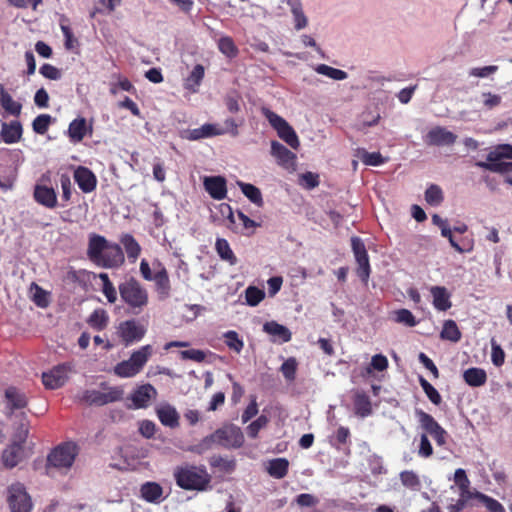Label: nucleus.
I'll list each match as a JSON object with an SVG mask.
<instances>
[{"label": "nucleus", "instance_id": "f257e3e1", "mask_svg": "<svg viewBox=\"0 0 512 512\" xmlns=\"http://www.w3.org/2000/svg\"><path fill=\"white\" fill-rule=\"evenodd\" d=\"M243 443L244 435L241 429L235 425L229 424L205 437L201 442V446L205 449H209L213 444H217L225 448H239Z\"/></svg>", "mask_w": 512, "mask_h": 512}, {"label": "nucleus", "instance_id": "f03ea898", "mask_svg": "<svg viewBox=\"0 0 512 512\" xmlns=\"http://www.w3.org/2000/svg\"><path fill=\"white\" fill-rule=\"evenodd\" d=\"M153 354L151 345L142 346L134 351L128 360L118 363L114 367V373L121 378H130L137 375Z\"/></svg>", "mask_w": 512, "mask_h": 512}, {"label": "nucleus", "instance_id": "7ed1b4c3", "mask_svg": "<svg viewBox=\"0 0 512 512\" xmlns=\"http://www.w3.org/2000/svg\"><path fill=\"white\" fill-rule=\"evenodd\" d=\"M175 478L177 484L187 490H203L209 483L206 471L195 466L178 469Z\"/></svg>", "mask_w": 512, "mask_h": 512}, {"label": "nucleus", "instance_id": "20e7f679", "mask_svg": "<svg viewBox=\"0 0 512 512\" xmlns=\"http://www.w3.org/2000/svg\"><path fill=\"white\" fill-rule=\"evenodd\" d=\"M122 300L134 309L141 310L148 303V293L134 278H130L119 285Z\"/></svg>", "mask_w": 512, "mask_h": 512}, {"label": "nucleus", "instance_id": "39448f33", "mask_svg": "<svg viewBox=\"0 0 512 512\" xmlns=\"http://www.w3.org/2000/svg\"><path fill=\"white\" fill-rule=\"evenodd\" d=\"M78 455V447L73 442H66L57 446L48 455V464L60 470H68Z\"/></svg>", "mask_w": 512, "mask_h": 512}, {"label": "nucleus", "instance_id": "423d86ee", "mask_svg": "<svg viewBox=\"0 0 512 512\" xmlns=\"http://www.w3.org/2000/svg\"><path fill=\"white\" fill-rule=\"evenodd\" d=\"M263 114L270 125L277 131L278 136L291 148L298 149L300 145L299 138L292 126L284 118L269 109L264 108Z\"/></svg>", "mask_w": 512, "mask_h": 512}, {"label": "nucleus", "instance_id": "0eeeda50", "mask_svg": "<svg viewBox=\"0 0 512 512\" xmlns=\"http://www.w3.org/2000/svg\"><path fill=\"white\" fill-rule=\"evenodd\" d=\"M103 390H86L83 392L81 399L89 404L96 406H103L113 403L122 399L124 391L120 387H105L102 384Z\"/></svg>", "mask_w": 512, "mask_h": 512}, {"label": "nucleus", "instance_id": "6e6552de", "mask_svg": "<svg viewBox=\"0 0 512 512\" xmlns=\"http://www.w3.org/2000/svg\"><path fill=\"white\" fill-rule=\"evenodd\" d=\"M415 415L421 427L430 434L437 445L444 446L446 444L447 432L442 428L439 423L428 413L421 409L415 410Z\"/></svg>", "mask_w": 512, "mask_h": 512}, {"label": "nucleus", "instance_id": "1a4fd4ad", "mask_svg": "<svg viewBox=\"0 0 512 512\" xmlns=\"http://www.w3.org/2000/svg\"><path fill=\"white\" fill-rule=\"evenodd\" d=\"M8 503L11 512H30L32 502L22 484L16 483L10 486Z\"/></svg>", "mask_w": 512, "mask_h": 512}, {"label": "nucleus", "instance_id": "9d476101", "mask_svg": "<svg viewBox=\"0 0 512 512\" xmlns=\"http://www.w3.org/2000/svg\"><path fill=\"white\" fill-rule=\"evenodd\" d=\"M352 250L358 264L357 275L360 277L364 284H367L370 276V264L367 250L363 241L358 237L351 239Z\"/></svg>", "mask_w": 512, "mask_h": 512}, {"label": "nucleus", "instance_id": "9b49d317", "mask_svg": "<svg viewBox=\"0 0 512 512\" xmlns=\"http://www.w3.org/2000/svg\"><path fill=\"white\" fill-rule=\"evenodd\" d=\"M71 363H62L54 367L49 372L42 374V381L48 389H58L68 380L69 373L72 371Z\"/></svg>", "mask_w": 512, "mask_h": 512}, {"label": "nucleus", "instance_id": "f8f14e48", "mask_svg": "<svg viewBox=\"0 0 512 512\" xmlns=\"http://www.w3.org/2000/svg\"><path fill=\"white\" fill-rule=\"evenodd\" d=\"M146 333V328L136 320L121 322L118 326V334L126 346L140 341Z\"/></svg>", "mask_w": 512, "mask_h": 512}, {"label": "nucleus", "instance_id": "ddd939ff", "mask_svg": "<svg viewBox=\"0 0 512 512\" xmlns=\"http://www.w3.org/2000/svg\"><path fill=\"white\" fill-rule=\"evenodd\" d=\"M456 140L457 135L442 126L433 127L425 136L427 144L436 146L453 145Z\"/></svg>", "mask_w": 512, "mask_h": 512}, {"label": "nucleus", "instance_id": "4468645a", "mask_svg": "<svg viewBox=\"0 0 512 512\" xmlns=\"http://www.w3.org/2000/svg\"><path fill=\"white\" fill-rule=\"evenodd\" d=\"M203 186L206 192L215 200H223L227 197L226 180L222 176H205Z\"/></svg>", "mask_w": 512, "mask_h": 512}, {"label": "nucleus", "instance_id": "2eb2a0df", "mask_svg": "<svg viewBox=\"0 0 512 512\" xmlns=\"http://www.w3.org/2000/svg\"><path fill=\"white\" fill-rule=\"evenodd\" d=\"M124 260L121 247L118 244L109 242L108 247L105 249L97 265L104 268H114L123 264Z\"/></svg>", "mask_w": 512, "mask_h": 512}, {"label": "nucleus", "instance_id": "dca6fc26", "mask_svg": "<svg viewBox=\"0 0 512 512\" xmlns=\"http://www.w3.org/2000/svg\"><path fill=\"white\" fill-rule=\"evenodd\" d=\"M27 403V396L18 388L8 387L5 390V408L7 409L8 415H12L14 410L25 408Z\"/></svg>", "mask_w": 512, "mask_h": 512}, {"label": "nucleus", "instance_id": "f3484780", "mask_svg": "<svg viewBox=\"0 0 512 512\" xmlns=\"http://www.w3.org/2000/svg\"><path fill=\"white\" fill-rule=\"evenodd\" d=\"M154 266V278L156 290L161 298H167L170 294V280L166 268L160 263H153Z\"/></svg>", "mask_w": 512, "mask_h": 512}, {"label": "nucleus", "instance_id": "a211bd4d", "mask_svg": "<svg viewBox=\"0 0 512 512\" xmlns=\"http://www.w3.org/2000/svg\"><path fill=\"white\" fill-rule=\"evenodd\" d=\"M74 180L84 193H90L96 188V176L86 167L80 166L75 170Z\"/></svg>", "mask_w": 512, "mask_h": 512}, {"label": "nucleus", "instance_id": "6ab92c4d", "mask_svg": "<svg viewBox=\"0 0 512 512\" xmlns=\"http://www.w3.org/2000/svg\"><path fill=\"white\" fill-rule=\"evenodd\" d=\"M156 395V389L150 384L138 387L131 395L134 408L139 409L147 407L150 400L155 398Z\"/></svg>", "mask_w": 512, "mask_h": 512}, {"label": "nucleus", "instance_id": "aec40b11", "mask_svg": "<svg viewBox=\"0 0 512 512\" xmlns=\"http://www.w3.org/2000/svg\"><path fill=\"white\" fill-rule=\"evenodd\" d=\"M25 457L23 445L12 442L2 453V462L5 467L13 468Z\"/></svg>", "mask_w": 512, "mask_h": 512}, {"label": "nucleus", "instance_id": "412c9836", "mask_svg": "<svg viewBox=\"0 0 512 512\" xmlns=\"http://www.w3.org/2000/svg\"><path fill=\"white\" fill-rule=\"evenodd\" d=\"M34 198L37 203L46 208L53 209L57 206V194L51 187L36 185L34 188Z\"/></svg>", "mask_w": 512, "mask_h": 512}, {"label": "nucleus", "instance_id": "4be33fe9", "mask_svg": "<svg viewBox=\"0 0 512 512\" xmlns=\"http://www.w3.org/2000/svg\"><path fill=\"white\" fill-rule=\"evenodd\" d=\"M271 154L285 168H291L295 164L296 155L277 141L271 142Z\"/></svg>", "mask_w": 512, "mask_h": 512}, {"label": "nucleus", "instance_id": "5701e85b", "mask_svg": "<svg viewBox=\"0 0 512 512\" xmlns=\"http://www.w3.org/2000/svg\"><path fill=\"white\" fill-rule=\"evenodd\" d=\"M156 413L164 426L176 428L179 425V414L172 405L162 403L156 408Z\"/></svg>", "mask_w": 512, "mask_h": 512}, {"label": "nucleus", "instance_id": "b1692460", "mask_svg": "<svg viewBox=\"0 0 512 512\" xmlns=\"http://www.w3.org/2000/svg\"><path fill=\"white\" fill-rule=\"evenodd\" d=\"M109 242L100 235L92 234L89 238L87 254L89 258L96 264L100 261Z\"/></svg>", "mask_w": 512, "mask_h": 512}, {"label": "nucleus", "instance_id": "393cba45", "mask_svg": "<svg viewBox=\"0 0 512 512\" xmlns=\"http://www.w3.org/2000/svg\"><path fill=\"white\" fill-rule=\"evenodd\" d=\"M87 133H92V125L85 118H76L70 123L68 134L72 142L82 141Z\"/></svg>", "mask_w": 512, "mask_h": 512}, {"label": "nucleus", "instance_id": "a878e982", "mask_svg": "<svg viewBox=\"0 0 512 512\" xmlns=\"http://www.w3.org/2000/svg\"><path fill=\"white\" fill-rule=\"evenodd\" d=\"M263 331L273 337V341L286 343L291 340L292 334L290 330L275 321L266 322L263 325Z\"/></svg>", "mask_w": 512, "mask_h": 512}, {"label": "nucleus", "instance_id": "bb28decb", "mask_svg": "<svg viewBox=\"0 0 512 512\" xmlns=\"http://www.w3.org/2000/svg\"><path fill=\"white\" fill-rule=\"evenodd\" d=\"M141 497L149 503H160L163 497V488L156 482H146L140 488Z\"/></svg>", "mask_w": 512, "mask_h": 512}, {"label": "nucleus", "instance_id": "cd10ccee", "mask_svg": "<svg viewBox=\"0 0 512 512\" xmlns=\"http://www.w3.org/2000/svg\"><path fill=\"white\" fill-rule=\"evenodd\" d=\"M430 293L433 297V305L439 311H446L451 308L450 294L443 286H432Z\"/></svg>", "mask_w": 512, "mask_h": 512}, {"label": "nucleus", "instance_id": "c85d7f7f", "mask_svg": "<svg viewBox=\"0 0 512 512\" xmlns=\"http://www.w3.org/2000/svg\"><path fill=\"white\" fill-rule=\"evenodd\" d=\"M287 4L293 16L294 28L298 31L306 28L308 25V18L303 11L301 0H287Z\"/></svg>", "mask_w": 512, "mask_h": 512}, {"label": "nucleus", "instance_id": "c756f323", "mask_svg": "<svg viewBox=\"0 0 512 512\" xmlns=\"http://www.w3.org/2000/svg\"><path fill=\"white\" fill-rule=\"evenodd\" d=\"M22 136V126L18 121H12L9 124L2 123L1 137L7 144H13L20 140Z\"/></svg>", "mask_w": 512, "mask_h": 512}, {"label": "nucleus", "instance_id": "7c9ffc66", "mask_svg": "<svg viewBox=\"0 0 512 512\" xmlns=\"http://www.w3.org/2000/svg\"><path fill=\"white\" fill-rule=\"evenodd\" d=\"M463 379L471 387H480L486 383L487 374L484 369L472 367L464 371Z\"/></svg>", "mask_w": 512, "mask_h": 512}, {"label": "nucleus", "instance_id": "2f4dec72", "mask_svg": "<svg viewBox=\"0 0 512 512\" xmlns=\"http://www.w3.org/2000/svg\"><path fill=\"white\" fill-rule=\"evenodd\" d=\"M289 461L285 458H276L268 461L266 470L275 479H282L287 475Z\"/></svg>", "mask_w": 512, "mask_h": 512}, {"label": "nucleus", "instance_id": "473e14b6", "mask_svg": "<svg viewBox=\"0 0 512 512\" xmlns=\"http://www.w3.org/2000/svg\"><path fill=\"white\" fill-rule=\"evenodd\" d=\"M16 417L19 418V421L15 424L13 442L23 445L29 434V421L25 412L17 414Z\"/></svg>", "mask_w": 512, "mask_h": 512}, {"label": "nucleus", "instance_id": "72a5a7b5", "mask_svg": "<svg viewBox=\"0 0 512 512\" xmlns=\"http://www.w3.org/2000/svg\"><path fill=\"white\" fill-rule=\"evenodd\" d=\"M213 136H219V131H217V124L206 123L199 128L187 131V135L185 137L189 140L195 141Z\"/></svg>", "mask_w": 512, "mask_h": 512}, {"label": "nucleus", "instance_id": "f704fd0d", "mask_svg": "<svg viewBox=\"0 0 512 512\" xmlns=\"http://www.w3.org/2000/svg\"><path fill=\"white\" fill-rule=\"evenodd\" d=\"M0 105L12 116H19L22 110L21 103L15 101L2 86H0Z\"/></svg>", "mask_w": 512, "mask_h": 512}, {"label": "nucleus", "instance_id": "c9c22d12", "mask_svg": "<svg viewBox=\"0 0 512 512\" xmlns=\"http://www.w3.org/2000/svg\"><path fill=\"white\" fill-rule=\"evenodd\" d=\"M120 242L123 245V247L127 253L128 259L131 262H135L141 252V247L138 244V242L130 234L122 235L120 238Z\"/></svg>", "mask_w": 512, "mask_h": 512}, {"label": "nucleus", "instance_id": "e433bc0d", "mask_svg": "<svg viewBox=\"0 0 512 512\" xmlns=\"http://www.w3.org/2000/svg\"><path fill=\"white\" fill-rule=\"evenodd\" d=\"M215 249H216L219 257L223 261L228 262L230 265L237 264V257L235 256L234 252L232 251V249L226 239L218 238L215 243Z\"/></svg>", "mask_w": 512, "mask_h": 512}, {"label": "nucleus", "instance_id": "4c0bfd02", "mask_svg": "<svg viewBox=\"0 0 512 512\" xmlns=\"http://www.w3.org/2000/svg\"><path fill=\"white\" fill-rule=\"evenodd\" d=\"M355 413L364 418L372 413L370 398L365 393H356L354 398Z\"/></svg>", "mask_w": 512, "mask_h": 512}, {"label": "nucleus", "instance_id": "58836bf2", "mask_svg": "<svg viewBox=\"0 0 512 512\" xmlns=\"http://www.w3.org/2000/svg\"><path fill=\"white\" fill-rule=\"evenodd\" d=\"M238 187L242 191V193L255 205L261 207L263 205V198L261 191L256 186L244 183L241 181L237 182Z\"/></svg>", "mask_w": 512, "mask_h": 512}, {"label": "nucleus", "instance_id": "ea45409f", "mask_svg": "<svg viewBox=\"0 0 512 512\" xmlns=\"http://www.w3.org/2000/svg\"><path fill=\"white\" fill-rule=\"evenodd\" d=\"M204 77V67L200 64L196 65L186 78L184 86L191 92H197L198 87Z\"/></svg>", "mask_w": 512, "mask_h": 512}, {"label": "nucleus", "instance_id": "a19ab883", "mask_svg": "<svg viewBox=\"0 0 512 512\" xmlns=\"http://www.w3.org/2000/svg\"><path fill=\"white\" fill-rule=\"evenodd\" d=\"M314 70L320 75H324L337 81L345 80L348 77V74L345 71L326 64H319L314 68Z\"/></svg>", "mask_w": 512, "mask_h": 512}, {"label": "nucleus", "instance_id": "79ce46f5", "mask_svg": "<svg viewBox=\"0 0 512 512\" xmlns=\"http://www.w3.org/2000/svg\"><path fill=\"white\" fill-rule=\"evenodd\" d=\"M219 51L228 58H234L238 55V48L233 39L229 36H221L217 42Z\"/></svg>", "mask_w": 512, "mask_h": 512}, {"label": "nucleus", "instance_id": "37998d69", "mask_svg": "<svg viewBox=\"0 0 512 512\" xmlns=\"http://www.w3.org/2000/svg\"><path fill=\"white\" fill-rule=\"evenodd\" d=\"M425 201L431 206H439L443 200L444 195L440 186L431 184L425 191Z\"/></svg>", "mask_w": 512, "mask_h": 512}, {"label": "nucleus", "instance_id": "c03bdc74", "mask_svg": "<svg viewBox=\"0 0 512 512\" xmlns=\"http://www.w3.org/2000/svg\"><path fill=\"white\" fill-rule=\"evenodd\" d=\"M441 338L452 342H458L461 339V332L453 320H446L441 331Z\"/></svg>", "mask_w": 512, "mask_h": 512}, {"label": "nucleus", "instance_id": "a18cd8bd", "mask_svg": "<svg viewBox=\"0 0 512 512\" xmlns=\"http://www.w3.org/2000/svg\"><path fill=\"white\" fill-rule=\"evenodd\" d=\"M108 321L109 316L107 312L103 309L94 310L88 319L89 325L96 330L104 329L107 326Z\"/></svg>", "mask_w": 512, "mask_h": 512}, {"label": "nucleus", "instance_id": "49530a36", "mask_svg": "<svg viewBox=\"0 0 512 512\" xmlns=\"http://www.w3.org/2000/svg\"><path fill=\"white\" fill-rule=\"evenodd\" d=\"M476 165L491 172L504 173L512 170V163L503 160L477 162Z\"/></svg>", "mask_w": 512, "mask_h": 512}, {"label": "nucleus", "instance_id": "de8ad7c7", "mask_svg": "<svg viewBox=\"0 0 512 512\" xmlns=\"http://www.w3.org/2000/svg\"><path fill=\"white\" fill-rule=\"evenodd\" d=\"M30 294L37 306L45 308L49 305V294L36 283L31 284Z\"/></svg>", "mask_w": 512, "mask_h": 512}, {"label": "nucleus", "instance_id": "09e8293b", "mask_svg": "<svg viewBox=\"0 0 512 512\" xmlns=\"http://www.w3.org/2000/svg\"><path fill=\"white\" fill-rule=\"evenodd\" d=\"M400 480L403 486L408 489L417 491L421 487L418 475L412 470H405L400 473Z\"/></svg>", "mask_w": 512, "mask_h": 512}, {"label": "nucleus", "instance_id": "8fccbe9b", "mask_svg": "<svg viewBox=\"0 0 512 512\" xmlns=\"http://www.w3.org/2000/svg\"><path fill=\"white\" fill-rule=\"evenodd\" d=\"M479 101L485 110H492L499 107L502 103V97L491 92H482Z\"/></svg>", "mask_w": 512, "mask_h": 512}, {"label": "nucleus", "instance_id": "3c124183", "mask_svg": "<svg viewBox=\"0 0 512 512\" xmlns=\"http://www.w3.org/2000/svg\"><path fill=\"white\" fill-rule=\"evenodd\" d=\"M264 297V290L255 286H248L245 290L246 304L251 307L257 306L264 299Z\"/></svg>", "mask_w": 512, "mask_h": 512}, {"label": "nucleus", "instance_id": "603ef678", "mask_svg": "<svg viewBox=\"0 0 512 512\" xmlns=\"http://www.w3.org/2000/svg\"><path fill=\"white\" fill-rule=\"evenodd\" d=\"M512 159V146L505 144L498 146L487 155L488 161Z\"/></svg>", "mask_w": 512, "mask_h": 512}, {"label": "nucleus", "instance_id": "864d4df0", "mask_svg": "<svg viewBox=\"0 0 512 512\" xmlns=\"http://www.w3.org/2000/svg\"><path fill=\"white\" fill-rule=\"evenodd\" d=\"M226 345L236 353H240L244 347V342L239 338L236 331L230 330L224 333Z\"/></svg>", "mask_w": 512, "mask_h": 512}, {"label": "nucleus", "instance_id": "5fc2aeb1", "mask_svg": "<svg viewBox=\"0 0 512 512\" xmlns=\"http://www.w3.org/2000/svg\"><path fill=\"white\" fill-rule=\"evenodd\" d=\"M419 383L429 400L433 404L439 405L442 401L439 392L422 376L419 377Z\"/></svg>", "mask_w": 512, "mask_h": 512}, {"label": "nucleus", "instance_id": "6e6d98bb", "mask_svg": "<svg viewBox=\"0 0 512 512\" xmlns=\"http://www.w3.org/2000/svg\"><path fill=\"white\" fill-rule=\"evenodd\" d=\"M238 127L239 124L233 118H227L223 125L217 124V131H219V135L229 134L232 137H237L239 135Z\"/></svg>", "mask_w": 512, "mask_h": 512}, {"label": "nucleus", "instance_id": "4d7b16f0", "mask_svg": "<svg viewBox=\"0 0 512 512\" xmlns=\"http://www.w3.org/2000/svg\"><path fill=\"white\" fill-rule=\"evenodd\" d=\"M50 122H51V116L50 115H48V114H41V115L37 116L34 119V121L32 123L33 130L37 134H44L48 130Z\"/></svg>", "mask_w": 512, "mask_h": 512}, {"label": "nucleus", "instance_id": "13d9d810", "mask_svg": "<svg viewBox=\"0 0 512 512\" xmlns=\"http://www.w3.org/2000/svg\"><path fill=\"white\" fill-rule=\"evenodd\" d=\"M498 70V66L489 65L484 67H474L468 71L470 77L487 78Z\"/></svg>", "mask_w": 512, "mask_h": 512}, {"label": "nucleus", "instance_id": "bf43d9fd", "mask_svg": "<svg viewBox=\"0 0 512 512\" xmlns=\"http://www.w3.org/2000/svg\"><path fill=\"white\" fill-rule=\"evenodd\" d=\"M361 161L365 165L369 166H379L385 162V159L382 157V155L379 152H367L363 151L361 154Z\"/></svg>", "mask_w": 512, "mask_h": 512}, {"label": "nucleus", "instance_id": "052dcab7", "mask_svg": "<svg viewBox=\"0 0 512 512\" xmlns=\"http://www.w3.org/2000/svg\"><path fill=\"white\" fill-rule=\"evenodd\" d=\"M395 320H396V322L405 324L409 327H414L417 324L415 317L407 309L397 310L395 312Z\"/></svg>", "mask_w": 512, "mask_h": 512}, {"label": "nucleus", "instance_id": "680f3d73", "mask_svg": "<svg viewBox=\"0 0 512 512\" xmlns=\"http://www.w3.org/2000/svg\"><path fill=\"white\" fill-rule=\"evenodd\" d=\"M268 423V418L264 415H261L258 417L255 421H253L248 427H247V434L251 438H256L258 435V432L264 428Z\"/></svg>", "mask_w": 512, "mask_h": 512}, {"label": "nucleus", "instance_id": "e2e57ef3", "mask_svg": "<svg viewBox=\"0 0 512 512\" xmlns=\"http://www.w3.org/2000/svg\"><path fill=\"white\" fill-rule=\"evenodd\" d=\"M297 369V362L295 358H288L281 365V372L287 380H294Z\"/></svg>", "mask_w": 512, "mask_h": 512}, {"label": "nucleus", "instance_id": "0e129e2a", "mask_svg": "<svg viewBox=\"0 0 512 512\" xmlns=\"http://www.w3.org/2000/svg\"><path fill=\"white\" fill-rule=\"evenodd\" d=\"M240 95L233 91L227 94L225 97V105L229 112L237 113L240 111Z\"/></svg>", "mask_w": 512, "mask_h": 512}, {"label": "nucleus", "instance_id": "69168bd1", "mask_svg": "<svg viewBox=\"0 0 512 512\" xmlns=\"http://www.w3.org/2000/svg\"><path fill=\"white\" fill-rule=\"evenodd\" d=\"M388 367V360L386 356L382 354H376L372 357L370 366L367 368V372L371 373L372 369L377 371H384Z\"/></svg>", "mask_w": 512, "mask_h": 512}, {"label": "nucleus", "instance_id": "338daca9", "mask_svg": "<svg viewBox=\"0 0 512 512\" xmlns=\"http://www.w3.org/2000/svg\"><path fill=\"white\" fill-rule=\"evenodd\" d=\"M454 481L458 485L462 494L468 492L470 481H469L464 469L459 468L455 471Z\"/></svg>", "mask_w": 512, "mask_h": 512}, {"label": "nucleus", "instance_id": "774afa93", "mask_svg": "<svg viewBox=\"0 0 512 512\" xmlns=\"http://www.w3.org/2000/svg\"><path fill=\"white\" fill-rule=\"evenodd\" d=\"M478 498L484 503L490 512H505L504 507L497 500L484 494H479Z\"/></svg>", "mask_w": 512, "mask_h": 512}]
</instances>
